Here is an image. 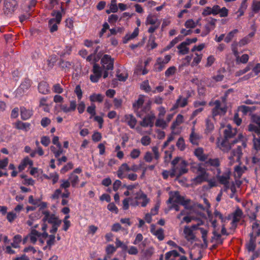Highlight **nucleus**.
I'll use <instances>...</instances> for the list:
<instances>
[{
    "mask_svg": "<svg viewBox=\"0 0 260 260\" xmlns=\"http://www.w3.org/2000/svg\"><path fill=\"white\" fill-rule=\"evenodd\" d=\"M236 129L233 130L231 125H228L226 128L223 132L224 138L221 143V146L228 150H230L232 148V146L229 144V140L234 138L236 135Z\"/></svg>",
    "mask_w": 260,
    "mask_h": 260,
    "instance_id": "nucleus-1",
    "label": "nucleus"
},
{
    "mask_svg": "<svg viewBox=\"0 0 260 260\" xmlns=\"http://www.w3.org/2000/svg\"><path fill=\"white\" fill-rule=\"evenodd\" d=\"M51 16H54L49 20L48 25L50 28V32H53L58 29L57 24L61 22L62 15L58 11L53 10L51 13Z\"/></svg>",
    "mask_w": 260,
    "mask_h": 260,
    "instance_id": "nucleus-2",
    "label": "nucleus"
},
{
    "mask_svg": "<svg viewBox=\"0 0 260 260\" xmlns=\"http://www.w3.org/2000/svg\"><path fill=\"white\" fill-rule=\"evenodd\" d=\"M197 40L198 39L197 38L192 39L187 38L185 41L182 42L177 46V48L179 50L178 53L181 55L188 54L189 52V48L187 47V46L191 43H196Z\"/></svg>",
    "mask_w": 260,
    "mask_h": 260,
    "instance_id": "nucleus-3",
    "label": "nucleus"
},
{
    "mask_svg": "<svg viewBox=\"0 0 260 260\" xmlns=\"http://www.w3.org/2000/svg\"><path fill=\"white\" fill-rule=\"evenodd\" d=\"M31 80L28 78L24 79L23 81L21 83L19 87L16 91V96H22L27 90H28L31 86Z\"/></svg>",
    "mask_w": 260,
    "mask_h": 260,
    "instance_id": "nucleus-4",
    "label": "nucleus"
},
{
    "mask_svg": "<svg viewBox=\"0 0 260 260\" xmlns=\"http://www.w3.org/2000/svg\"><path fill=\"white\" fill-rule=\"evenodd\" d=\"M101 64L103 69L112 70L114 68V59L108 54H105L101 59Z\"/></svg>",
    "mask_w": 260,
    "mask_h": 260,
    "instance_id": "nucleus-5",
    "label": "nucleus"
},
{
    "mask_svg": "<svg viewBox=\"0 0 260 260\" xmlns=\"http://www.w3.org/2000/svg\"><path fill=\"white\" fill-rule=\"evenodd\" d=\"M18 3L16 0H5V13H12L17 8Z\"/></svg>",
    "mask_w": 260,
    "mask_h": 260,
    "instance_id": "nucleus-6",
    "label": "nucleus"
},
{
    "mask_svg": "<svg viewBox=\"0 0 260 260\" xmlns=\"http://www.w3.org/2000/svg\"><path fill=\"white\" fill-rule=\"evenodd\" d=\"M155 118V116L154 114H148L140 122V125L145 127L148 126L152 127L153 126V121Z\"/></svg>",
    "mask_w": 260,
    "mask_h": 260,
    "instance_id": "nucleus-7",
    "label": "nucleus"
},
{
    "mask_svg": "<svg viewBox=\"0 0 260 260\" xmlns=\"http://www.w3.org/2000/svg\"><path fill=\"white\" fill-rule=\"evenodd\" d=\"M187 164L186 161L184 160H182L181 164L179 165V167H178L177 178H176V180H178L182 175L188 172V169H186Z\"/></svg>",
    "mask_w": 260,
    "mask_h": 260,
    "instance_id": "nucleus-8",
    "label": "nucleus"
},
{
    "mask_svg": "<svg viewBox=\"0 0 260 260\" xmlns=\"http://www.w3.org/2000/svg\"><path fill=\"white\" fill-rule=\"evenodd\" d=\"M38 88L39 92L42 94H46L50 92L49 84L45 81L40 82L39 83Z\"/></svg>",
    "mask_w": 260,
    "mask_h": 260,
    "instance_id": "nucleus-9",
    "label": "nucleus"
},
{
    "mask_svg": "<svg viewBox=\"0 0 260 260\" xmlns=\"http://www.w3.org/2000/svg\"><path fill=\"white\" fill-rule=\"evenodd\" d=\"M124 118L125 121L127 123L130 127L134 128L137 123L136 118L132 114H128L124 116Z\"/></svg>",
    "mask_w": 260,
    "mask_h": 260,
    "instance_id": "nucleus-10",
    "label": "nucleus"
},
{
    "mask_svg": "<svg viewBox=\"0 0 260 260\" xmlns=\"http://www.w3.org/2000/svg\"><path fill=\"white\" fill-rule=\"evenodd\" d=\"M30 124L27 122H23L21 121H18L15 123V127L18 129L24 130L25 132L30 129Z\"/></svg>",
    "mask_w": 260,
    "mask_h": 260,
    "instance_id": "nucleus-11",
    "label": "nucleus"
},
{
    "mask_svg": "<svg viewBox=\"0 0 260 260\" xmlns=\"http://www.w3.org/2000/svg\"><path fill=\"white\" fill-rule=\"evenodd\" d=\"M243 215V212L241 209L238 207L235 212L233 213V219L232 220L233 224H237L240 219L242 218Z\"/></svg>",
    "mask_w": 260,
    "mask_h": 260,
    "instance_id": "nucleus-12",
    "label": "nucleus"
},
{
    "mask_svg": "<svg viewBox=\"0 0 260 260\" xmlns=\"http://www.w3.org/2000/svg\"><path fill=\"white\" fill-rule=\"evenodd\" d=\"M183 232L185 235V237L187 241H189L194 240L196 237L193 234L192 230L188 226H185L184 227Z\"/></svg>",
    "mask_w": 260,
    "mask_h": 260,
    "instance_id": "nucleus-13",
    "label": "nucleus"
},
{
    "mask_svg": "<svg viewBox=\"0 0 260 260\" xmlns=\"http://www.w3.org/2000/svg\"><path fill=\"white\" fill-rule=\"evenodd\" d=\"M208 175L198 174V175L193 179V181L196 185L200 184L202 183L208 181Z\"/></svg>",
    "mask_w": 260,
    "mask_h": 260,
    "instance_id": "nucleus-14",
    "label": "nucleus"
},
{
    "mask_svg": "<svg viewBox=\"0 0 260 260\" xmlns=\"http://www.w3.org/2000/svg\"><path fill=\"white\" fill-rule=\"evenodd\" d=\"M139 34V28H136L133 32L131 35H126L123 39V43L126 44L130 40L133 39L138 36Z\"/></svg>",
    "mask_w": 260,
    "mask_h": 260,
    "instance_id": "nucleus-15",
    "label": "nucleus"
},
{
    "mask_svg": "<svg viewBox=\"0 0 260 260\" xmlns=\"http://www.w3.org/2000/svg\"><path fill=\"white\" fill-rule=\"evenodd\" d=\"M139 34V28H136L133 32L131 35H126L123 39V43L126 44L130 40L133 39L138 36Z\"/></svg>",
    "mask_w": 260,
    "mask_h": 260,
    "instance_id": "nucleus-16",
    "label": "nucleus"
},
{
    "mask_svg": "<svg viewBox=\"0 0 260 260\" xmlns=\"http://www.w3.org/2000/svg\"><path fill=\"white\" fill-rule=\"evenodd\" d=\"M20 114L21 119L23 120L28 119L32 115V113L29 110H27L24 107L20 108Z\"/></svg>",
    "mask_w": 260,
    "mask_h": 260,
    "instance_id": "nucleus-17",
    "label": "nucleus"
},
{
    "mask_svg": "<svg viewBox=\"0 0 260 260\" xmlns=\"http://www.w3.org/2000/svg\"><path fill=\"white\" fill-rule=\"evenodd\" d=\"M179 256H180V254L178 251L176 250H173L166 253L165 260H175V258Z\"/></svg>",
    "mask_w": 260,
    "mask_h": 260,
    "instance_id": "nucleus-18",
    "label": "nucleus"
},
{
    "mask_svg": "<svg viewBox=\"0 0 260 260\" xmlns=\"http://www.w3.org/2000/svg\"><path fill=\"white\" fill-rule=\"evenodd\" d=\"M165 67V64L163 63L162 58L158 57L154 66V70L156 72H160L164 69Z\"/></svg>",
    "mask_w": 260,
    "mask_h": 260,
    "instance_id": "nucleus-19",
    "label": "nucleus"
},
{
    "mask_svg": "<svg viewBox=\"0 0 260 260\" xmlns=\"http://www.w3.org/2000/svg\"><path fill=\"white\" fill-rule=\"evenodd\" d=\"M144 102V95H140L137 101L133 104L135 111L138 110L143 104Z\"/></svg>",
    "mask_w": 260,
    "mask_h": 260,
    "instance_id": "nucleus-20",
    "label": "nucleus"
},
{
    "mask_svg": "<svg viewBox=\"0 0 260 260\" xmlns=\"http://www.w3.org/2000/svg\"><path fill=\"white\" fill-rule=\"evenodd\" d=\"M217 178L220 184L224 185H229V180L230 179V175L229 174H226L222 176L217 175Z\"/></svg>",
    "mask_w": 260,
    "mask_h": 260,
    "instance_id": "nucleus-21",
    "label": "nucleus"
},
{
    "mask_svg": "<svg viewBox=\"0 0 260 260\" xmlns=\"http://www.w3.org/2000/svg\"><path fill=\"white\" fill-rule=\"evenodd\" d=\"M256 241L249 239V242L246 244V248L248 252L254 251L256 248Z\"/></svg>",
    "mask_w": 260,
    "mask_h": 260,
    "instance_id": "nucleus-22",
    "label": "nucleus"
},
{
    "mask_svg": "<svg viewBox=\"0 0 260 260\" xmlns=\"http://www.w3.org/2000/svg\"><path fill=\"white\" fill-rule=\"evenodd\" d=\"M258 138H256L255 135L253 134V147L257 151L260 150V135H258Z\"/></svg>",
    "mask_w": 260,
    "mask_h": 260,
    "instance_id": "nucleus-23",
    "label": "nucleus"
},
{
    "mask_svg": "<svg viewBox=\"0 0 260 260\" xmlns=\"http://www.w3.org/2000/svg\"><path fill=\"white\" fill-rule=\"evenodd\" d=\"M104 95L101 94H92L89 96V99L92 102H102L104 99Z\"/></svg>",
    "mask_w": 260,
    "mask_h": 260,
    "instance_id": "nucleus-24",
    "label": "nucleus"
},
{
    "mask_svg": "<svg viewBox=\"0 0 260 260\" xmlns=\"http://www.w3.org/2000/svg\"><path fill=\"white\" fill-rule=\"evenodd\" d=\"M257 125L250 124L248 125V131L253 132L258 135H260V121L257 123Z\"/></svg>",
    "mask_w": 260,
    "mask_h": 260,
    "instance_id": "nucleus-25",
    "label": "nucleus"
},
{
    "mask_svg": "<svg viewBox=\"0 0 260 260\" xmlns=\"http://www.w3.org/2000/svg\"><path fill=\"white\" fill-rule=\"evenodd\" d=\"M172 196L173 197V199H175L174 200V203H175L181 204L184 198L183 196L180 195L179 192L178 191L173 192Z\"/></svg>",
    "mask_w": 260,
    "mask_h": 260,
    "instance_id": "nucleus-26",
    "label": "nucleus"
},
{
    "mask_svg": "<svg viewBox=\"0 0 260 260\" xmlns=\"http://www.w3.org/2000/svg\"><path fill=\"white\" fill-rule=\"evenodd\" d=\"M44 176L46 179H52L53 184H54L57 182L59 179V175L57 173H51L49 176L44 175Z\"/></svg>",
    "mask_w": 260,
    "mask_h": 260,
    "instance_id": "nucleus-27",
    "label": "nucleus"
},
{
    "mask_svg": "<svg viewBox=\"0 0 260 260\" xmlns=\"http://www.w3.org/2000/svg\"><path fill=\"white\" fill-rule=\"evenodd\" d=\"M61 222V220L59 219V218L57 216H56L54 214H51L50 216L49 217L48 223L54 224Z\"/></svg>",
    "mask_w": 260,
    "mask_h": 260,
    "instance_id": "nucleus-28",
    "label": "nucleus"
},
{
    "mask_svg": "<svg viewBox=\"0 0 260 260\" xmlns=\"http://www.w3.org/2000/svg\"><path fill=\"white\" fill-rule=\"evenodd\" d=\"M232 153H233L234 155L236 156L237 161H240L241 156L242 154L241 147L240 146H238L236 149L232 150Z\"/></svg>",
    "mask_w": 260,
    "mask_h": 260,
    "instance_id": "nucleus-29",
    "label": "nucleus"
},
{
    "mask_svg": "<svg viewBox=\"0 0 260 260\" xmlns=\"http://www.w3.org/2000/svg\"><path fill=\"white\" fill-rule=\"evenodd\" d=\"M199 230L200 231L202 234V238L203 239L204 244L205 245L206 247H207L208 245V241L207 239V233L208 231L206 230H205L203 228H199Z\"/></svg>",
    "mask_w": 260,
    "mask_h": 260,
    "instance_id": "nucleus-30",
    "label": "nucleus"
},
{
    "mask_svg": "<svg viewBox=\"0 0 260 260\" xmlns=\"http://www.w3.org/2000/svg\"><path fill=\"white\" fill-rule=\"evenodd\" d=\"M206 133H211L214 128V126L213 123L211 122V120L209 119H207L206 120Z\"/></svg>",
    "mask_w": 260,
    "mask_h": 260,
    "instance_id": "nucleus-31",
    "label": "nucleus"
},
{
    "mask_svg": "<svg viewBox=\"0 0 260 260\" xmlns=\"http://www.w3.org/2000/svg\"><path fill=\"white\" fill-rule=\"evenodd\" d=\"M238 32V30L237 29H235L232 31H230L226 37L224 39V41L226 43H229L231 41L232 39L234 38V35Z\"/></svg>",
    "mask_w": 260,
    "mask_h": 260,
    "instance_id": "nucleus-32",
    "label": "nucleus"
},
{
    "mask_svg": "<svg viewBox=\"0 0 260 260\" xmlns=\"http://www.w3.org/2000/svg\"><path fill=\"white\" fill-rule=\"evenodd\" d=\"M69 180L73 187H75L79 181V177L74 173L71 174Z\"/></svg>",
    "mask_w": 260,
    "mask_h": 260,
    "instance_id": "nucleus-33",
    "label": "nucleus"
},
{
    "mask_svg": "<svg viewBox=\"0 0 260 260\" xmlns=\"http://www.w3.org/2000/svg\"><path fill=\"white\" fill-rule=\"evenodd\" d=\"M197 174L208 175L203 164H197V170L195 172Z\"/></svg>",
    "mask_w": 260,
    "mask_h": 260,
    "instance_id": "nucleus-34",
    "label": "nucleus"
},
{
    "mask_svg": "<svg viewBox=\"0 0 260 260\" xmlns=\"http://www.w3.org/2000/svg\"><path fill=\"white\" fill-rule=\"evenodd\" d=\"M31 234L32 235H37L38 237H42L44 238H46L47 237H49V235L46 232V231H43V233H40L38 231L35 229L31 230Z\"/></svg>",
    "mask_w": 260,
    "mask_h": 260,
    "instance_id": "nucleus-35",
    "label": "nucleus"
},
{
    "mask_svg": "<svg viewBox=\"0 0 260 260\" xmlns=\"http://www.w3.org/2000/svg\"><path fill=\"white\" fill-rule=\"evenodd\" d=\"M153 235H155L159 241L163 240L165 238L164 230L162 228H159L156 230L155 233H153Z\"/></svg>",
    "mask_w": 260,
    "mask_h": 260,
    "instance_id": "nucleus-36",
    "label": "nucleus"
},
{
    "mask_svg": "<svg viewBox=\"0 0 260 260\" xmlns=\"http://www.w3.org/2000/svg\"><path fill=\"white\" fill-rule=\"evenodd\" d=\"M176 146L181 150L183 151L185 148L184 140L182 137H180L177 143Z\"/></svg>",
    "mask_w": 260,
    "mask_h": 260,
    "instance_id": "nucleus-37",
    "label": "nucleus"
},
{
    "mask_svg": "<svg viewBox=\"0 0 260 260\" xmlns=\"http://www.w3.org/2000/svg\"><path fill=\"white\" fill-rule=\"evenodd\" d=\"M206 164H209L211 166L217 167L220 165V162L218 158H210L206 162Z\"/></svg>",
    "mask_w": 260,
    "mask_h": 260,
    "instance_id": "nucleus-38",
    "label": "nucleus"
},
{
    "mask_svg": "<svg viewBox=\"0 0 260 260\" xmlns=\"http://www.w3.org/2000/svg\"><path fill=\"white\" fill-rule=\"evenodd\" d=\"M116 248L121 247L123 251H125L127 249V246L124 244L122 242L119 240V239L116 238Z\"/></svg>",
    "mask_w": 260,
    "mask_h": 260,
    "instance_id": "nucleus-39",
    "label": "nucleus"
},
{
    "mask_svg": "<svg viewBox=\"0 0 260 260\" xmlns=\"http://www.w3.org/2000/svg\"><path fill=\"white\" fill-rule=\"evenodd\" d=\"M252 11L257 13L260 10V1H253L252 4Z\"/></svg>",
    "mask_w": 260,
    "mask_h": 260,
    "instance_id": "nucleus-40",
    "label": "nucleus"
},
{
    "mask_svg": "<svg viewBox=\"0 0 260 260\" xmlns=\"http://www.w3.org/2000/svg\"><path fill=\"white\" fill-rule=\"evenodd\" d=\"M72 51V47L70 46H66V48L58 53L60 57H64L66 55L70 54Z\"/></svg>",
    "mask_w": 260,
    "mask_h": 260,
    "instance_id": "nucleus-41",
    "label": "nucleus"
},
{
    "mask_svg": "<svg viewBox=\"0 0 260 260\" xmlns=\"http://www.w3.org/2000/svg\"><path fill=\"white\" fill-rule=\"evenodd\" d=\"M184 25L187 28H193L196 26L197 23L192 19H188L185 22Z\"/></svg>",
    "mask_w": 260,
    "mask_h": 260,
    "instance_id": "nucleus-42",
    "label": "nucleus"
},
{
    "mask_svg": "<svg viewBox=\"0 0 260 260\" xmlns=\"http://www.w3.org/2000/svg\"><path fill=\"white\" fill-rule=\"evenodd\" d=\"M176 68L174 66L169 68L165 72V76L167 77L174 75L176 72Z\"/></svg>",
    "mask_w": 260,
    "mask_h": 260,
    "instance_id": "nucleus-43",
    "label": "nucleus"
},
{
    "mask_svg": "<svg viewBox=\"0 0 260 260\" xmlns=\"http://www.w3.org/2000/svg\"><path fill=\"white\" fill-rule=\"evenodd\" d=\"M251 108L249 107L242 105L238 107V110L242 112L243 115H246L249 112L251 111Z\"/></svg>",
    "mask_w": 260,
    "mask_h": 260,
    "instance_id": "nucleus-44",
    "label": "nucleus"
},
{
    "mask_svg": "<svg viewBox=\"0 0 260 260\" xmlns=\"http://www.w3.org/2000/svg\"><path fill=\"white\" fill-rule=\"evenodd\" d=\"M199 139L198 136L194 134V132L192 131L190 135L189 140L190 142L193 145H197V140Z\"/></svg>",
    "mask_w": 260,
    "mask_h": 260,
    "instance_id": "nucleus-45",
    "label": "nucleus"
},
{
    "mask_svg": "<svg viewBox=\"0 0 260 260\" xmlns=\"http://www.w3.org/2000/svg\"><path fill=\"white\" fill-rule=\"evenodd\" d=\"M93 72L94 74L102 76V70L100 66L97 63H94L93 67Z\"/></svg>",
    "mask_w": 260,
    "mask_h": 260,
    "instance_id": "nucleus-46",
    "label": "nucleus"
},
{
    "mask_svg": "<svg viewBox=\"0 0 260 260\" xmlns=\"http://www.w3.org/2000/svg\"><path fill=\"white\" fill-rule=\"evenodd\" d=\"M52 90L56 93H61L63 92V88L61 87L59 83L54 84L52 87Z\"/></svg>",
    "mask_w": 260,
    "mask_h": 260,
    "instance_id": "nucleus-47",
    "label": "nucleus"
},
{
    "mask_svg": "<svg viewBox=\"0 0 260 260\" xmlns=\"http://www.w3.org/2000/svg\"><path fill=\"white\" fill-rule=\"evenodd\" d=\"M95 105L91 104L90 106L87 107V112L91 115L90 118L93 116H95Z\"/></svg>",
    "mask_w": 260,
    "mask_h": 260,
    "instance_id": "nucleus-48",
    "label": "nucleus"
},
{
    "mask_svg": "<svg viewBox=\"0 0 260 260\" xmlns=\"http://www.w3.org/2000/svg\"><path fill=\"white\" fill-rule=\"evenodd\" d=\"M190 199L185 200L184 198L180 204L183 206L185 209L191 210L192 208V206L188 205L190 203Z\"/></svg>",
    "mask_w": 260,
    "mask_h": 260,
    "instance_id": "nucleus-49",
    "label": "nucleus"
},
{
    "mask_svg": "<svg viewBox=\"0 0 260 260\" xmlns=\"http://www.w3.org/2000/svg\"><path fill=\"white\" fill-rule=\"evenodd\" d=\"M116 250V248L113 245L109 244L106 248V252L108 255L112 254Z\"/></svg>",
    "mask_w": 260,
    "mask_h": 260,
    "instance_id": "nucleus-50",
    "label": "nucleus"
},
{
    "mask_svg": "<svg viewBox=\"0 0 260 260\" xmlns=\"http://www.w3.org/2000/svg\"><path fill=\"white\" fill-rule=\"evenodd\" d=\"M157 21L156 19H154L153 16L151 15V14L149 15L146 19V24H151V25H154L156 23Z\"/></svg>",
    "mask_w": 260,
    "mask_h": 260,
    "instance_id": "nucleus-51",
    "label": "nucleus"
},
{
    "mask_svg": "<svg viewBox=\"0 0 260 260\" xmlns=\"http://www.w3.org/2000/svg\"><path fill=\"white\" fill-rule=\"evenodd\" d=\"M74 91L77 95L78 100H80L82 98V91L79 85L76 86Z\"/></svg>",
    "mask_w": 260,
    "mask_h": 260,
    "instance_id": "nucleus-52",
    "label": "nucleus"
},
{
    "mask_svg": "<svg viewBox=\"0 0 260 260\" xmlns=\"http://www.w3.org/2000/svg\"><path fill=\"white\" fill-rule=\"evenodd\" d=\"M73 168V164L71 162H69L61 169L60 173L64 174L69 170L72 169Z\"/></svg>",
    "mask_w": 260,
    "mask_h": 260,
    "instance_id": "nucleus-53",
    "label": "nucleus"
},
{
    "mask_svg": "<svg viewBox=\"0 0 260 260\" xmlns=\"http://www.w3.org/2000/svg\"><path fill=\"white\" fill-rule=\"evenodd\" d=\"M155 126L165 128L167 126V123L164 120L158 119L155 122Z\"/></svg>",
    "mask_w": 260,
    "mask_h": 260,
    "instance_id": "nucleus-54",
    "label": "nucleus"
},
{
    "mask_svg": "<svg viewBox=\"0 0 260 260\" xmlns=\"http://www.w3.org/2000/svg\"><path fill=\"white\" fill-rule=\"evenodd\" d=\"M140 153H141V152L139 149H134L131 151L130 156L132 158L136 159L139 156Z\"/></svg>",
    "mask_w": 260,
    "mask_h": 260,
    "instance_id": "nucleus-55",
    "label": "nucleus"
},
{
    "mask_svg": "<svg viewBox=\"0 0 260 260\" xmlns=\"http://www.w3.org/2000/svg\"><path fill=\"white\" fill-rule=\"evenodd\" d=\"M116 0H111L110 8H111V11L113 13H116L118 11V8L116 4Z\"/></svg>",
    "mask_w": 260,
    "mask_h": 260,
    "instance_id": "nucleus-56",
    "label": "nucleus"
},
{
    "mask_svg": "<svg viewBox=\"0 0 260 260\" xmlns=\"http://www.w3.org/2000/svg\"><path fill=\"white\" fill-rule=\"evenodd\" d=\"M132 199L131 198H127L124 199L122 201V208L123 210H127L129 208V202L131 201Z\"/></svg>",
    "mask_w": 260,
    "mask_h": 260,
    "instance_id": "nucleus-57",
    "label": "nucleus"
},
{
    "mask_svg": "<svg viewBox=\"0 0 260 260\" xmlns=\"http://www.w3.org/2000/svg\"><path fill=\"white\" fill-rule=\"evenodd\" d=\"M107 208L109 211L115 212V213H117L118 212L117 207L113 203H109L107 206Z\"/></svg>",
    "mask_w": 260,
    "mask_h": 260,
    "instance_id": "nucleus-58",
    "label": "nucleus"
},
{
    "mask_svg": "<svg viewBox=\"0 0 260 260\" xmlns=\"http://www.w3.org/2000/svg\"><path fill=\"white\" fill-rule=\"evenodd\" d=\"M141 141L142 145L147 146L150 143L151 139L149 136H145L142 138Z\"/></svg>",
    "mask_w": 260,
    "mask_h": 260,
    "instance_id": "nucleus-59",
    "label": "nucleus"
},
{
    "mask_svg": "<svg viewBox=\"0 0 260 260\" xmlns=\"http://www.w3.org/2000/svg\"><path fill=\"white\" fill-rule=\"evenodd\" d=\"M183 38L182 36H178L176 37L173 40H172L169 44L170 48H172L175 44H176L179 41H181Z\"/></svg>",
    "mask_w": 260,
    "mask_h": 260,
    "instance_id": "nucleus-60",
    "label": "nucleus"
},
{
    "mask_svg": "<svg viewBox=\"0 0 260 260\" xmlns=\"http://www.w3.org/2000/svg\"><path fill=\"white\" fill-rule=\"evenodd\" d=\"M102 139L101 134L99 132H94L92 136V139L94 142H99Z\"/></svg>",
    "mask_w": 260,
    "mask_h": 260,
    "instance_id": "nucleus-61",
    "label": "nucleus"
},
{
    "mask_svg": "<svg viewBox=\"0 0 260 260\" xmlns=\"http://www.w3.org/2000/svg\"><path fill=\"white\" fill-rule=\"evenodd\" d=\"M16 214L13 212H10L7 214V219L10 222H12L16 218Z\"/></svg>",
    "mask_w": 260,
    "mask_h": 260,
    "instance_id": "nucleus-62",
    "label": "nucleus"
},
{
    "mask_svg": "<svg viewBox=\"0 0 260 260\" xmlns=\"http://www.w3.org/2000/svg\"><path fill=\"white\" fill-rule=\"evenodd\" d=\"M41 143L45 146H48L50 143V140L47 136H43L41 138Z\"/></svg>",
    "mask_w": 260,
    "mask_h": 260,
    "instance_id": "nucleus-63",
    "label": "nucleus"
},
{
    "mask_svg": "<svg viewBox=\"0 0 260 260\" xmlns=\"http://www.w3.org/2000/svg\"><path fill=\"white\" fill-rule=\"evenodd\" d=\"M59 64L62 68H70L72 66L71 62L65 61L63 59H60Z\"/></svg>",
    "mask_w": 260,
    "mask_h": 260,
    "instance_id": "nucleus-64",
    "label": "nucleus"
}]
</instances>
